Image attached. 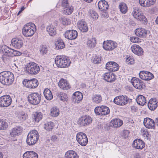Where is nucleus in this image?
<instances>
[{
	"instance_id": "16",
	"label": "nucleus",
	"mask_w": 158,
	"mask_h": 158,
	"mask_svg": "<svg viewBox=\"0 0 158 158\" xmlns=\"http://www.w3.org/2000/svg\"><path fill=\"white\" fill-rule=\"evenodd\" d=\"M131 82L133 86L136 89H143L145 87V84L138 78L135 77H133L131 80Z\"/></svg>"
},
{
	"instance_id": "8",
	"label": "nucleus",
	"mask_w": 158,
	"mask_h": 158,
	"mask_svg": "<svg viewBox=\"0 0 158 158\" xmlns=\"http://www.w3.org/2000/svg\"><path fill=\"white\" fill-rule=\"evenodd\" d=\"M94 112L97 115H106L110 113V110L106 106L102 105L96 107L94 109Z\"/></svg>"
},
{
	"instance_id": "6",
	"label": "nucleus",
	"mask_w": 158,
	"mask_h": 158,
	"mask_svg": "<svg viewBox=\"0 0 158 158\" xmlns=\"http://www.w3.org/2000/svg\"><path fill=\"white\" fill-rule=\"evenodd\" d=\"M26 68V72L32 75H36L40 70L38 64L33 62H30L27 64Z\"/></svg>"
},
{
	"instance_id": "26",
	"label": "nucleus",
	"mask_w": 158,
	"mask_h": 158,
	"mask_svg": "<svg viewBox=\"0 0 158 158\" xmlns=\"http://www.w3.org/2000/svg\"><path fill=\"white\" fill-rule=\"evenodd\" d=\"M133 147L137 149H142L145 146L144 143L141 140L135 139L133 143Z\"/></svg>"
},
{
	"instance_id": "12",
	"label": "nucleus",
	"mask_w": 158,
	"mask_h": 158,
	"mask_svg": "<svg viewBox=\"0 0 158 158\" xmlns=\"http://www.w3.org/2000/svg\"><path fill=\"white\" fill-rule=\"evenodd\" d=\"M117 47V44L115 42L112 40L104 41L103 44V48L106 51H112Z\"/></svg>"
},
{
	"instance_id": "9",
	"label": "nucleus",
	"mask_w": 158,
	"mask_h": 158,
	"mask_svg": "<svg viewBox=\"0 0 158 158\" xmlns=\"http://www.w3.org/2000/svg\"><path fill=\"white\" fill-rule=\"evenodd\" d=\"M92 119L91 117L89 115H85L82 116L78 119L77 124L80 127H86L92 122Z\"/></svg>"
},
{
	"instance_id": "7",
	"label": "nucleus",
	"mask_w": 158,
	"mask_h": 158,
	"mask_svg": "<svg viewBox=\"0 0 158 158\" xmlns=\"http://www.w3.org/2000/svg\"><path fill=\"white\" fill-rule=\"evenodd\" d=\"M41 94L40 93H32L28 96V102L32 105H37L40 102L41 99Z\"/></svg>"
},
{
	"instance_id": "2",
	"label": "nucleus",
	"mask_w": 158,
	"mask_h": 158,
	"mask_svg": "<svg viewBox=\"0 0 158 158\" xmlns=\"http://www.w3.org/2000/svg\"><path fill=\"white\" fill-rule=\"evenodd\" d=\"M55 61L56 66L60 68L68 67L71 63L69 58L64 55L57 56L55 58Z\"/></svg>"
},
{
	"instance_id": "62",
	"label": "nucleus",
	"mask_w": 158,
	"mask_h": 158,
	"mask_svg": "<svg viewBox=\"0 0 158 158\" xmlns=\"http://www.w3.org/2000/svg\"><path fill=\"white\" fill-rule=\"evenodd\" d=\"M51 139L53 142L57 141L58 140L57 136L56 135H54L52 136Z\"/></svg>"
},
{
	"instance_id": "18",
	"label": "nucleus",
	"mask_w": 158,
	"mask_h": 158,
	"mask_svg": "<svg viewBox=\"0 0 158 158\" xmlns=\"http://www.w3.org/2000/svg\"><path fill=\"white\" fill-rule=\"evenodd\" d=\"M139 76L141 79L146 81L151 80L154 77L153 74L147 71L140 72L139 73Z\"/></svg>"
},
{
	"instance_id": "35",
	"label": "nucleus",
	"mask_w": 158,
	"mask_h": 158,
	"mask_svg": "<svg viewBox=\"0 0 158 158\" xmlns=\"http://www.w3.org/2000/svg\"><path fill=\"white\" fill-rule=\"evenodd\" d=\"M136 101L138 104L141 106H143L146 103V99L145 97L140 95L138 96Z\"/></svg>"
},
{
	"instance_id": "52",
	"label": "nucleus",
	"mask_w": 158,
	"mask_h": 158,
	"mask_svg": "<svg viewBox=\"0 0 158 158\" xmlns=\"http://www.w3.org/2000/svg\"><path fill=\"white\" fill-rule=\"evenodd\" d=\"M90 13L91 16L93 19H96L98 18V15L95 11L91 10L90 11Z\"/></svg>"
},
{
	"instance_id": "32",
	"label": "nucleus",
	"mask_w": 158,
	"mask_h": 158,
	"mask_svg": "<svg viewBox=\"0 0 158 158\" xmlns=\"http://www.w3.org/2000/svg\"><path fill=\"white\" fill-rule=\"evenodd\" d=\"M23 157V158H38V155L33 151H28L24 153Z\"/></svg>"
},
{
	"instance_id": "54",
	"label": "nucleus",
	"mask_w": 158,
	"mask_h": 158,
	"mask_svg": "<svg viewBox=\"0 0 158 158\" xmlns=\"http://www.w3.org/2000/svg\"><path fill=\"white\" fill-rule=\"evenodd\" d=\"M139 3L141 6L147 7H148L147 0H139Z\"/></svg>"
},
{
	"instance_id": "34",
	"label": "nucleus",
	"mask_w": 158,
	"mask_h": 158,
	"mask_svg": "<svg viewBox=\"0 0 158 158\" xmlns=\"http://www.w3.org/2000/svg\"><path fill=\"white\" fill-rule=\"evenodd\" d=\"M22 130L20 127H17L13 128L10 132V135L12 137H15L19 135Z\"/></svg>"
},
{
	"instance_id": "55",
	"label": "nucleus",
	"mask_w": 158,
	"mask_h": 158,
	"mask_svg": "<svg viewBox=\"0 0 158 158\" xmlns=\"http://www.w3.org/2000/svg\"><path fill=\"white\" fill-rule=\"evenodd\" d=\"M70 6L68 3V0H62L61 2V6L63 9Z\"/></svg>"
},
{
	"instance_id": "5",
	"label": "nucleus",
	"mask_w": 158,
	"mask_h": 158,
	"mask_svg": "<svg viewBox=\"0 0 158 158\" xmlns=\"http://www.w3.org/2000/svg\"><path fill=\"white\" fill-rule=\"evenodd\" d=\"M132 15L136 19L140 21L145 25L147 24L148 21L146 17L141 13L140 10L137 7H134Z\"/></svg>"
},
{
	"instance_id": "37",
	"label": "nucleus",
	"mask_w": 158,
	"mask_h": 158,
	"mask_svg": "<svg viewBox=\"0 0 158 158\" xmlns=\"http://www.w3.org/2000/svg\"><path fill=\"white\" fill-rule=\"evenodd\" d=\"M62 13L66 15L71 14L74 10L73 7L71 6H69L63 9Z\"/></svg>"
},
{
	"instance_id": "36",
	"label": "nucleus",
	"mask_w": 158,
	"mask_h": 158,
	"mask_svg": "<svg viewBox=\"0 0 158 158\" xmlns=\"http://www.w3.org/2000/svg\"><path fill=\"white\" fill-rule=\"evenodd\" d=\"M65 158H78L77 153L73 150H69L65 153Z\"/></svg>"
},
{
	"instance_id": "17",
	"label": "nucleus",
	"mask_w": 158,
	"mask_h": 158,
	"mask_svg": "<svg viewBox=\"0 0 158 158\" xmlns=\"http://www.w3.org/2000/svg\"><path fill=\"white\" fill-rule=\"evenodd\" d=\"M65 37L69 40L75 39L78 35L77 31L74 30H67L64 34Z\"/></svg>"
},
{
	"instance_id": "46",
	"label": "nucleus",
	"mask_w": 158,
	"mask_h": 158,
	"mask_svg": "<svg viewBox=\"0 0 158 158\" xmlns=\"http://www.w3.org/2000/svg\"><path fill=\"white\" fill-rule=\"evenodd\" d=\"M54 126V123L52 122H48L45 124V128L47 130L51 131Z\"/></svg>"
},
{
	"instance_id": "19",
	"label": "nucleus",
	"mask_w": 158,
	"mask_h": 158,
	"mask_svg": "<svg viewBox=\"0 0 158 158\" xmlns=\"http://www.w3.org/2000/svg\"><path fill=\"white\" fill-rule=\"evenodd\" d=\"M106 69L110 72H115L118 70L119 66L116 63L110 61L107 62L106 65Z\"/></svg>"
},
{
	"instance_id": "45",
	"label": "nucleus",
	"mask_w": 158,
	"mask_h": 158,
	"mask_svg": "<svg viewBox=\"0 0 158 158\" xmlns=\"http://www.w3.org/2000/svg\"><path fill=\"white\" fill-rule=\"evenodd\" d=\"M60 20L61 23L64 25L70 24L71 23V21L66 17H61L60 18Z\"/></svg>"
},
{
	"instance_id": "63",
	"label": "nucleus",
	"mask_w": 158,
	"mask_h": 158,
	"mask_svg": "<svg viewBox=\"0 0 158 158\" xmlns=\"http://www.w3.org/2000/svg\"><path fill=\"white\" fill-rule=\"evenodd\" d=\"M25 8L24 7V6H23L21 8L19 12L17 14V15H19L22 12V11Z\"/></svg>"
},
{
	"instance_id": "11",
	"label": "nucleus",
	"mask_w": 158,
	"mask_h": 158,
	"mask_svg": "<svg viewBox=\"0 0 158 158\" xmlns=\"http://www.w3.org/2000/svg\"><path fill=\"white\" fill-rule=\"evenodd\" d=\"M76 139L79 143L82 146H86L88 143L87 138L84 133L80 132L77 133L76 135Z\"/></svg>"
},
{
	"instance_id": "51",
	"label": "nucleus",
	"mask_w": 158,
	"mask_h": 158,
	"mask_svg": "<svg viewBox=\"0 0 158 158\" xmlns=\"http://www.w3.org/2000/svg\"><path fill=\"white\" fill-rule=\"evenodd\" d=\"M127 56L126 62L128 64H133L134 62V60L133 56H129L128 57Z\"/></svg>"
},
{
	"instance_id": "39",
	"label": "nucleus",
	"mask_w": 158,
	"mask_h": 158,
	"mask_svg": "<svg viewBox=\"0 0 158 158\" xmlns=\"http://www.w3.org/2000/svg\"><path fill=\"white\" fill-rule=\"evenodd\" d=\"M32 116L35 121L38 122L42 118L43 114L40 112H35L32 114Z\"/></svg>"
},
{
	"instance_id": "49",
	"label": "nucleus",
	"mask_w": 158,
	"mask_h": 158,
	"mask_svg": "<svg viewBox=\"0 0 158 158\" xmlns=\"http://www.w3.org/2000/svg\"><path fill=\"white\" fill-rule=\"evenodd\" d=\"M18 117L20 120L23 121L26 119L27 115L24 112H19Z\"/></svg>"
},
{
	"instance_id": "3",
	"label": "nucleus",
	"mask_w": 158,
	"mask_h": 158,
	"mask_svg": "<svg viewBox=\"0 0 158 158\" xmlns=\"http://www.w3.org/2000/svg\"><path fill=\"white\" fill-rule=\"evenodd\" d=\"M39 135L36 130H33L28 134L27 138L26 143L29 146L34 145L38 141Z\"/></svg>"
},
{
	"instance_id": "25",
	"label": "nucleus",
	"mask_w": 158,
	"mask_h": 158,
	"mask_svg": "<svg viewBox=\"0 0 158 158\" xmlns=\"http://www.w3.org/2000/svg\"><path fill=\"white\" fill-rule=\"evenodd\" d=\"M58 85L60 88L63 90H68L69 89L70 86L69 83L66 80L63 78L61 79L58 83Z\"/></svg>"
},
{
	"instance_id": "29",
	"label": "nucleus",
	"mask_w": 158,
	"mask_h": 158,
	"mask_svg": "<svg viewBox=\"0 0 158 158\" xmlns=\"http://www.w3.org/2000/svg\"><path fill=\"white\" fill-rule=\"evenodd\" d=\"M131 48L132 52L138 56L143 55V50L139 46L135 44L133 45L132 46Z\"/></svg>"
},
{
	"instance_id": "56",
	"label": "nucleus",
	"mask_w": 158,
	"mask_h": 158,
	"mask_svg": "<svg viewBox=\"0 0 158 158\" xmlns=\"http://www.w3.org/2000/svg\"><path fill=\"white\" fill-rule=\"evenodd\" d=\"M129 133L130 132L128 130H125L122 133V135L124 138H126L128 137Z\"/></svg>"
},
{
	"instance_id": "61",
	"label": "nucleus",
	"mask_w": 158,
	"mask_h": 158,
	"mask_svg": "<svg viewBox=\"0 0 158 158\" xmlns=\"http://www.w3.org/2000/svg\"><path fill=\"white\" fill-rule=\"evenodd\" d=\"M131 111L133 112H136L137 111V108L136 107L134 106H131Z\"/></svg>"
},
{
	"instance_id": "31",
	"label": "nucleus",
	"mask_w": 158,
	"mask_h": 158,
	"mask_svg": "<svg viewBox=\"0 0 158 158\" xmlns=\"http://www.w3.org/2000/svg\"><path fill=\"white\" fill-rule=\"evenodd\" d=\"M46 31L51 36H54L56 33V28L55 26L52 24H49L47 26Z\"/></svg>"
},
{
	"instance_id": "30",
	"label": "nucleus",
	"mask_w": 158,
	"mask_h": 158,
	"mask_svg": "<svg viewBox=\"0 0 158 158\" xmlns=\"http://www.w3.org/2000/svg\"><path fill=\"white\" fill-rule=\"evenodd\" d=\"M98 8L102 11H106L108 9L109 5L108 2L104 0L99 1L98 3Z\"/></svg>"
},
{
	"instance_id": "57",
	"label": "nucleus",
	"mask_w": 158,
	"mask_h": 158,
	"mask_svg": "<svg viewBox=\"0 0 158 158\" xmlns=\"http://www.w3.org/2000/svg\"><path fill=\"white\" fill-rule=\"evenodd\" d=\"M130 40L133 43H137L139 42V39L136 37H131L130 38Z\"/></svg>"
},
{
	"instance_id": "50",
	"label": "nucleus",
	"mask_w": 158,
	"mask_h": 158,
	"mask_svg": "<svg viewBox=\"0 0 158 158\" xmlns=\"http://www.w3.org/2000/svg\"><path fill=\"white\" fill-rule=\"evenodd\" d=\"M101 61V57L99 56H96L93 59V62L95 64L100 63Z\"/></svg>"
},
{
	"instance_id": "60",
	"label": "nucleus",
	"mask_w": 158,
	"mask_h": 158,
	"mask_svg": "<svg viewBox=\"0 0 158 158\" xmlns=\"http://www.w3.org/2000/svg\"><path fill=\"white\" fill-rule=\"evenodd\" d=\"M148 3V7L153 5L155 2L156 0H147Z\"/></svg>"
},
{
	"instance_id": "22",
	"label": "nucleus",
	"mask_w": 158,
	"mask_h": 158,
	"mask_svg": "<svg viewBox=\"0 0 158 158\" xmlns=\"http://www.w3.org/2000/svg\"><path fill=\"white\" fill-rule=\"evenodd\" d=\"M11 44L15 48L19 49L23 45V43L22 40L21 39L15 38L11 41Z\"/></svg>"
},
{
	"instance_id": "10",
	"label": "nucleus",
	"mask_w": 158,
	"mask_h": 158,
	"mask_svg": "<svg viewBox=\"0 0 158 158\" xmlns=\"http://www.w3.org/2000/svg\"><path fill=\"white\" fill-rule=\"evenodd\" d=\"M2 51L5 55L7 56L8 57L19 56L22 54L20 52L14 50L7 46L4 47V48Z\"/></svg>"
},
{
	"instance_id": "28",
	"label": "nucleus",
	"mask_w": 158,
	"mask_h": 158,
	"mask_svg": "<svg viewBox=\"0 0 158 158\" xmlns=\"http://www.w3.org/2000/svg\"><path fill=\"white\" fill-rule=\"evenodd\" d=\"M83 98L82 93L79 91L75 92L72 96V99L74 103H79Z\"/></svg>"
},
{
	"instance_id": "47",
	"label": "nucleus",
	"mask_w": 158,
	"mask_h": 158,
	"mask_svg": "<svg viewBox=\"0 0 158 158\" xmlns=\"http://www.w3.org/2000/svg\"><path fill=\"white\" fill-rule=\"evenodd\" d=\"M8 123L2 120H0V130H4L7 128Z\"/></svg>"
},
{
	"instance_id": "64",
	"label": "nucleus",
	"mask_w": 158,
	"mask_h": 158,
	"mask_svg": "<svg viewBox=\"0 0 158 158\" xmlns=\"http://www.w3.org/2000/svg\"><path fill=\"white\" fill-rule=\"evenodd\" d=\"M155 124L158 126V117L156 118L155 120Z\"/></svg>"
},
{
	"instance_id": "48",
	"label": "nucleus",
	"mask_w": 158,
	"mask_h": 158,
	"mask_svg": "<svg viewBox=\"0 0 158 158\" xmlns=\"http://www.w3.org/2000/svg\"><path fill=\"white\" fill-rule=\"evenodd\" d=\"M58 97L59 99L62 101H66L67 98L66 95L63 92H60L58 94Z\"/></svg>"
},
{
	"instance_id": "14",
	"label": "nucleus",
	"mask_w": 158,
	"mask_h": 158,
	"mask_svg": "<svg viewBox=\"0 0 158 158\" xmlns=\"http://www.w3.org/2000/svg\"><path fill=\"white\" fill-rule=\"evenodd\" d=\"M129 100V98L127 96H119L114 98V102L117 105L123 106L128 103Z\"/></svg>"
},
{
	"instance_id": "43",
	"label": "nucleus",
	"mask_w": 158,
	"mask_h": 158,
	"mask_svg": "<svg viewBox=\"0 0 158 158\" xmlns=\"http://www.w3.org/2000/svg\"><path fill=\"white\" fill-rule=\"evenodd\" d=\"M65 45L63 41L60 40H57L56 43V48L57 50L61 49L64 47Z\"/></svg>"
},
{
	"instance_id": "44",
	"label": "nucleus",
	"mask_w": 158,
	"mask_h": 158,
	"mask_svg": "<svg viewBox=\"0 0 158 158\" xmlns=\"http://www.w3.org/2000/svg\"><path fill=\"white\" fill-rule=\"evenodd\" d=\"M59 114V109L56 107H53L51 109V115L54 117L57 116Z\"/></svg>"
},
{
	"instance_id": "13",
	"label": "nucleus",
	"mask_w": 158,
	"mask_h": 158,
	"mask_svg": "<svg viewBox=\"0 0 158 158\" xmlns=\"http://www.w3.org/2000/svg\"><path fill=\"white\" fill-rule=\"evenodd\" d=\"M23 84L29 88H35L38 85V82L37 79L33 78L32 79H24L23 82Z\"/></svg>"
},
{
	"instance_id": "4",
	"label": "nucleus",
	"mask_w": 158,
	"mask_h": 158,
	"mask_svg": "<svg viewBox=\"0 0 158 158\" xmlns=\"http://www.w3.org/2000/svg\"><path fill=\"white\" fill-rule=\"evenodd\" d=\"M36 30V26L33 23H27L22 29L23 35L26 37H31L34 34Z\"/></svg>"
},
{
	"instance_id": "24",
	"label": "nucleus",
	"mask_w": 158,
	"mask_h": 158,
	"mask_svg": "<svg viewBox=\"0 0 158 158\" xmlns=\"http://www.w3.org/2000/svg\"><path fill=\"white\" fill-rule=\"evenodd\" d=\"M103 77L106 81L112 82L116 79L115 76L111 72L106 73L104 74Z\"/></svg>"
},
{
	"instance_id": "20",
	"label": "nucleus",
	"mask_w": 158,
	"mask_h": 158,
	"mask_svg": "<svg viewBox=\"0 0 158 158\" xmlns=\"http://www.w3.org/2000/svg\"><path fill=\"white\" fill-rule=\"evenodd\" d=\"M135 33L138 36L141 38H146L149 34L148 30L142 28L136 29L135 31Z\"/></svg>"
},
{
	"instance_id": "38",
	"label": "nucleus",
	"mask_w": 158,
	"mask_h": 158,
	"mask_svg": "<svg viewBox=\"0 0 158 158\" xmlns=\"http://www.w3.org/2000/svg\"><path fill=\"white\" fill-rule=\"evenodd\" d=\"M92 100L94 103L99 104L102 101V98L100 94H95L92 97Z\"/></svg>"
},
{
	"instance_id": "1",
	"label": "nucleus",
	"mask_w": 158,
	"mask_h": 158,
	"mask_svg": "<svg viewBox=\"0 0 158 158\" xmlns=\"http://www.w3.org/2000/svg\"><path fill=\"white\" fill-rule=\"evenodd\" d=\"M14 80V75L10 71H5L0 73V82L3 85H10Z\"/></svg>"
},
{
	"instance_id": "58",
	"label": "nucleus",
	"mask_w": 158,
	"mask_h": 158,
	"mask_svg": "<svg viewBox=\"0 0 158 158\" xmlns=\"http://www.w3.org/2000/svg\"><path fill=\"white\" fill-rule=\"evenodd\" d=\"M9 57H8L7 56L5 55V53H4L3 55L1 57V59L4 63H6L9 59Z\"/></svg>"
},
{
	"instance_id": "41",
	"label": "nucleus",
	"mask_w": 158,
	"mask_h": 158,
	"mask_svg": "<svg viewBox=\"0 0 158 158\" xmlns=\"http://www.w3.org/2000/svg\"><path fill=\"white\" fill-rule=\"evenodd\" d=\"M87 44V46L90 48L95 47L96 44V39L95 38L88 39Z\"/></svg>"
},
{
	"instance_id": "59",
	"label": "nucleus",
	"mask_w": 158,
	"mask_h": 158,
	"mask_svg": "<svg viewBox=\"0 0 158 158\" xmlns=\"http://www.w3.org/2000/svg\"><path fill=\"white\" fill-rule=\"evenodd\" d=\"M142 135L144 137H147L148 139L150 137V135L149 134L148 132L146 130H144L143 131Z\"/></svg>"
},
{
	"instance_id": "42",
	"label": "nucleus",
	"mask_w": 158,
	"mask_h": 158,
	"mask_svg": "<svg viewBox=\"0 0 158 158\" xmlns=\"http://www.w3.org/2000/svg\"><path fill=\"white\" fill-rule=\"evenodd\" d=\"M119 8L120 11L123 14H125L127 11V5L124 2H121L119 3Z\"/></svg>"
},
{
	"instance_id": "15",
	"label": "nucleus",
	"mask_w": 158,
	"mask_h": 158,
	"mask_svg": "<svg viewBox=\"0 0 158 158\" xmlns=\"http://www.w3.org/2000/svg\"><path fill=\"white\" fill-rule=\"evenodd\" d=\"M11 102L12 98L9 95L0 97V106L1 107H7L11 104Z\"/></svg>"
},
{
	"instance_id": "23",
	"label": "nucleus",
	"mask_w": 158,
	"mask_h": 158,
	"mask_svg": "<svg viewBox=\"0 0 158 158\" xmlns=\"http://www.w3.org/2000/svg\"><path fill=\"white\" fill-rule=\"evenodd\" d=\"M143 124L145 126L148 128H154L155 123L154 121L149 118H146L144 119Z\"/></svg>"
},
{
	"instance_id": "33",
	"label": "nucleus",
	"mask_w": 158,
	"mask_h": 158,
	"mask_svg": "<svg viewBox=\"0 0 158 158\" xmlns=\"http://www.w3.org/2000/svg\"><path fill=\"white\" fill-rule=\"evenodd\" d=\"M123 124V121L119 119H114L111 121L110 125L114 128L120 127Z\"/></svg>"
},
{
	"instance_id": "21",
	"label": "nucleus",
	"mask_w": 158,
	"mask_h": 158,
	"mask_svg": "<svg viewBox=\"0 0 158 158\" xmlns=\"http://www.w3.org/2000/svg\"><path fill=\"white\" fill-rule=\"evenodd\" d=\"M77 25L78 29L81 32H86L88 30L86 23L83 20L79 21L77 23Z\"/></svg>"
},
{
	"instance_id": "40",
	"label": "nucleus",
	"mask_w": 158,
	"mask_h": 158,
	"mask_svg": "<svg viewBox=\"0 0 158 158\" xmlns=\"http://www.w3.org/2000/svg\"><path fill=\"white\" fill-rule=\"evenodd\" d=\"M44 94L45 98L48 100H51L53 98V95L50 89H46L44 92Z\"/></svg>"
},
{
	"instance_id": "27",
	"label": "nucleus",
	"mask_w": 158,
	"mask_h": 158,
	"mask_svg": "<svg viewBox=\"0 0 158 158\" xmlns=\"http://www.w3.org/2000/svg\"><path fill=\"white\" fill-rule=\"evenodd\" d=\"M158 102L156 98L151 99L148 104V106L149 109L151 110H154L157 107Z\"/></svg>"
},
{
	"instance_id": "53",
	"label": "nucleus",
	"mask_w": 158,
	"mask_h": 158,
	"mask_svg": "<svg viewBox=\"0 0 158 158\" xmlns=\"http://www.w3.org/2000/svg\"><path fill=\"white\" fill-rule=\"evenodd\" d=\"M48 51V49L47 47L44 45H42L41 47V49L40 50V52L41 54L44 55L46 54Z\"/></svg>"
}]
</instances>
